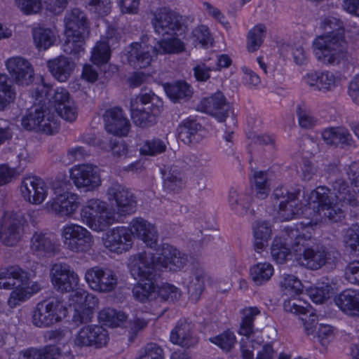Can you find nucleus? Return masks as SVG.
Masks as SVG:
<instances>
[{
	"mask_svg": "<svg viewBox=\"0 0 359 359\" xmlns=\"http://www.w3.org/2000/svg\"><path fill=\"white\" fill-rule=\"evenodd\" d=\"M106 203L97 199L92 198L88 200L81 210L82 221L90 228L97 226L96 222L100 214L104 212Z\"/></svg>",
	"mask_w": 359,
	"mask_h": 359,
	"instance_id": "obj_28",
	"label": "nucleus"
},
{
	"mask_svg": "<svg viewBox=\"0 0 359 359\" xmlns=\"http://www.w3.org/2000/svg\"><path fill=\"white\" fill-rule=\"evenodd\" d=\"M34 41L38 48L46 50L55 41V37L51 29L43 27H36L32 30Z\"/></svg>",
	"mask_w": 359,
	"mask_h": 359,
	"instance_id": "obj_41",
	"label": "nucleus"
},
{
	"mask_svg": "<svg viewBox=\"0 0 359 359\" xmlns=\"http://www.w3.org/2000/svg\"><path fill=\"white\" fill-rule=\"evenodd\" d=\"M65 32L77 34L80 37H88L90 33L85 13L79 8H74L65 19Z\"/></svg>",
	"mask_w": 359,
	"mask_h": 359,
	"instance_id": "obj_24",
	"label": "nucleus"
},
{
	"mask_svg": "<svg viewBox=\"0 0 359 359\" xmlns=\"http://www.w3.org/2000/svg\"><path fill=\"white\" fill-rule=\"evenodd\" d=\"M344 276L349 283L359 285V260L351 262L346 266Z\"/></svg>",
	"mask_w": 359,
	"mask_h": 359,
	"instance_id": "obj_64",
	"label": "nucleus"
},
{
	"mask_svg": "<svg viewBox=\"0 0 359 359\" xmlns=\"http://www.w3.org/2000/svg\"><path fill=\"white\" fill-rule=\"evenodd\" d=\"M107 132L116 136H126L130 128L129 120L119 107H113L104 111L103 115Z\"/></svg>",
	"mask_w": 359,
	"mask_h": 359,
	"instance_id": "obj_20",
	"label": "nucleus"
},
{
	"mask_svg": "<svg viewBox=\"0 0 359 359\" xmlns=\"http://www.w3.org/2000/svg\"><path fill=\"white\" fill-rule=\"evenodd\" d=\"M67 312L62 297L52 292L37 304L33 312L32 323L39 327H49L65 318Z\"/></svg>",
	"mask_w": 359,
	"mask_h": 359,
	"instance_id": "obj_5",
	"label": "nucleus"
},
{
	"mask_svg": "<svg viewBox=\"0 0 359 359\" xmlns=\"http://www.w3.org/2000/svg\"><path fill=\"white\" fill-rule=\"evenodd\" d=\"M24 197L27 196V201L32 204H40L47 195L46 183L36 177H24Z\"/></svg>",
	"mask_w": 359,
	"mask_h": 359,
	"instance_id": "obj_26",
	"label": "nucleus"
},
{
	"mask_svg": "<svg viewBox=\"0 0 359 359\" xmlns=\"http://www.w3.org/2000/svg\"><path fill=\"white\" fill-rule=\"evenodd\" d=\"M41 82L42 78L36 76L32 65L27 60H24V86H31L29 90L32 97L36 100L42 97Z\"/></svg>",
	"mask_w": 359,
	"mask_h": 359,
	"instance_id": "obj_35",
	"label": "nucleus"
},
{
	"mask_svg": "<svg viewBox=\"0 0 359 359\" xmlns=\"http://www.w3.org/2000/svg\"><path fill=\"white\" fill-rule=\"evenodd\" d=\"M128 62L136 69H142L150 65L152 56L149 47L139 43L130 46L128 56Z\"/></svg>",
	"mask_w": 359,
	"mask_h": 359,
	"instance_id": "obj_30",
	"label": "nucleus"
},
{
	"mask_svg": "<svg viewBox=\"0 0 359 359\" xmlns=\"http://www.w3.org/2000/svg\"><path fill=\"white\" fill-rule=\"evenodd\" d=\"M59 123L53 114L48 113L44 115L42 121L40 123V127L37 131H40L46 135H53L59 130Z\"/></svg>",
	"mask_w": 359,
	"mask_h": 359,
	"instance_id": "obj_59",
	"label": "nucleus"
},
{
	"mask_svg": "<svg viewBox=\"0 0 359 359\" xmlns=\"http://www.w3.org/2000/svg\"><path fill=\"white\" fill-rule=\"evenodd\" d=\"M22 269L18 266H12L0 273V288L15 290L8 299V305L14 308L22 301Z\"/></svg>",
	"mask_w": 359,
	"mask_h": 359,
	"instance_id": "obj_10",
	"label": "nucleus"
},
{
	"mask_svg": "<svg viewBox=\"0 0 359 359\" xmlns=\"http://www.w3.org/2000/svg\"><path fill=\"white\" fill-rule=\"evenodd\" d=\"M289 240L292 250L297 254L298 263L311 270H317L326 264H332L338 258L339 253L314 243V239L302 224L297 229L289 231Z\"/></svg>",
	"mask_w": 359,
	"mask_h": 359,
	"instance_id": "obj_2",
	"label": "nucleus"
},
{
	"mask_svg": "<svg viewBox=\"0 0 359 359\" xmlns=\"http://www.w3.org/2000/svg\"><path fill=\"white\" fill-rule=\"evenodd\" d=\"M337 86V79L334 75L329 72L319 74L318 90L327 92L333 90Z\"/></svg>",
	"mask_w": 359,
	"mask_h": 359,
	"instance_id": "obj_60",
	"label": "nucleus"
},
{
	"mask_svg": "<svg viewBox=\"0 0 359 359\" xmlns=\"http://www.w3.org/2000/svg\"><path fill=\"white\" fill-rule=\"evenodd\" d=\"M141 355L147 359H164L162 348L155 343H149L141 351Z\"/></svg>",
	"mask_w": 359,
	"mask_h": 359,
	"instance_id": "obj_62",
	"label": "nucleus"
},
{
	"mask_svg": "<svg viewBox=\"0 0 359 359\" xmlns=\"http://www.w3.org/2000/svg\"><path fill=\"white\" fill-rule=\"evenodd\" d=\"M163 187L170 192L178 193L185 186V180L182 171L176 166L163 172Z\"/></svg>",
	"mask_w": 359,
	"mask_h": 359,
	"instance_id": "obj_34",
	"label": "nucleus"
},
{
	"mask_svg": "<svg viewBox=\"0 0 359 359\" xmlns=\"http://www.w3.org/2000/svg\"><path fill=\"white\" fill-rule=\"evenodd\" d=\"M164 89L168 97L173 102L186 100L192 95L190 86L186 82L178 81L174 83H166Z\"/></svg>",
	"mask_w": 359,
	"mask_h": 359,
	"instance_id": "obj_38",
	"label": "nucleus"
},
{
	"mask_svg": "<svg viewBox=\"0 0 359 359\" xmlns=\"http://www.w3.org/2000/svg\"><path fill=\"white\" fill-rule=\"evenodd\" d=\"M252 189L255 192L257 198L264 199L268 196L270 187L266 172H255Z\"/></svg>",
	"mask_w": 359,
	"mask_h": 359,
	"instance_id": "obj_48",
	"label": "nucleus"
},
{
	"mask_svg": "<svg viewBox=\"0 0 359 359\" xmlns=\"http://www.w3.org/2000/svg\"><path fill=\"white\" fill-rule=\"evenodd\" d=\"M331 287L330 285L313 286L307 290V294L316 304H323L329 298Z\"/></svg>",
	"mask_w": 359,
	"mask_h": 359,
	"instance_id": "obj_56",
	"label": "nucleus"
},
{
	"mask_svg": "<svg viewBox=\"0 0 359 359\" xmlns=\"http://www.w3.org/2000/svg\"><path fill=\"white\" fill-rule=\"evenodd\" d=\"M152 25L158 34L172 36L182 28V17L168 8H161L155 12Z\"/></svg>",
	"mask_w": 359,
	"mask_h": 359,
	"instance_id": "obj_12",
	"label": "nucleus"
},
{
	"mask_svg": "<svg viewBox=\"0 0 359 359\" xmlns=\"http://www.w3.org/2000/svg\"><path fill=\"white\" fill-rule=\"evenodd\" d=\"M205 273L201 267L191 271L188 278H185L184 283L187 285L188 293L193 301L200 298L205 288Z\"/></svg>",
	"mask_w": 359,
	"mask_h": 359,
	"instance_id": "obj_29",
	"label": "nucleus"
},
{
	"mask_svg": "<svg viewBox=\"0 0 359 359\" xmlns=\"http://www.w3.org/2000/svg\"><path fill=\"white\" fill-rule=\"evenodd\" d=\"M210 341L223 351L229 352L234 347L236 338L233 332L227 330L216 337L210 338Z\"/></svg>",
	"mask_w": 359,
	"mask_h": 359,
	"instance_id": "obj_54",
	"label": "nucleus"
},
{
	"mask_svg": "<svg viewBox=\"0 0 359 359\" xmlns=\"http://www.w3.org/2000/svg\"><path fill=\"white\" fill-rule=\"evenodd\" d=\"M266 26L259 24L250 30L248 34L247 48L249 52H255L262 46L266 32Z\"/></svg>",
	"mask_w": 359,
	"mask_h": 359,
	"instance_id": "obj_45",
	"label": "nucleus"
},
{
	"mask_svg": "<svg viewBox=\"0 0 359 359\" xmlns=\"http://www.w3.org/2000/svg\"><path fill=\"white\" fill-rule=\"evenodd\" d=\"M320 26L327 34L318 36L313 41L317 59L327 65L347 61L349 54L344 39L343 22L337 17L327 16L323 19Z\"/></svg>",
	"mask_w": 359,
	"mask_h": 359,
	"instance_id": "obj_1",
	"label": "nucleus"
},
{
	"mask_svg": "<svg viewBox=\"0 0 359 359\" xmlns=\"http://www.w3.org/2000/svg\"><path fill=\"white\" fill-rule=\"evenodd\" d=\"M67 39L62 46L63 51L68 55H73L78 57L81 52H83V44L87 37H80L77 34H69L65 32Z\"/></svg>",
	"mask_w": 359,
	"mask_h": 359,
	"instance_id": "obj_47",
	"label": "nucleus"
},
{
	"mask_svg": "<svg viewBox=\"0 0 359 359\" xmlns=\"http://www.w3.org/2000/svg\"><path fill=\"white\" fill-rule=\"evenodd\" d=\"M15 98V93L8 83V76L0 74V111L4 110Z\"/></svg>",
	"mask_w": 359,
	"mask_h": 359,
	"instance_id": "obj_49",
	"label": "nucleus"
},
{
	"mask_svg": "<svg viewBox=\"0 0 359 359\" xmlns=\"http://www.w3.org/2000/svg\"><path fill=\"white\" fill-rule=\"evenodd\" d=\"M170 341L182 348H190L198 344V337L194 333V326L191 323L180 320L170 333Z\"/></svg>",
	"mask_w": 359,
	"mask_h": 359,
	"instance_id": "obj_21",
	"label": "nucleus"
},
{
	"mask_svg": "<svg viewBox=\"0 0 359 359\" xmlns=\"http://www.w3.org/2000/svg\"><path fill=\"white\" fill-rule=\"evenodd\" d=\"M152 52L157 54H178L184 50V44L176 37L163 39L158 41L156 46L150 47Z\"/></svg>",
	"mask_w": 359,
	"mask_h": 359,
	"instance_id": "obj_36",
	"label": "nucleus"
},
{
	"mask_svg": "<svg viewBox=\"0 0 359 359\" xmlns=\"http://www.w3.org/2000/svg\"><path fill=\"white\" fill-rule=\"evenodd\" d=\"M107 41H99L93 48L91 55L92 62L97 65L106 64L110 58L109 43L111 36H106Z\"/></svg>",
	"mask_w": 359,
	"mask_h": 359,
	"instance_id": "obj_43",
	"label": "nucleus"
},
{
	"mask_svg": "<svg viewBox=\"0 0 359 359\" xmlns=\"http://www.w3.org/2000/svg\"><path fill=\"white\" fill-rule=\"evenodd\" d=\"M157 298L161 301L175 302L181 297V292L179 288L169 283H163L156 287Z\"/></svg>",
	"mask_w": 359,
	"mask_h": 359,
	"instance_id": "obj_53",
	"label": "nucleus"
},
{
	"mask_svg": "<svg viewBox=\"0 0 359 359\" xmlns=\"http://www.w3.org/2000/svg\"><path fill=\"white\" fill-rule=\"evenodd\" d=\"M197 109L215 117L219 122L224 121L231 113L229 103L222 92L203 98L197 106Z\"/></svg>",
	"mask_w": 359,
	"mask_h": 359,
	"instance_id": "obj_14",
	"label": "nucleus"
},
{
	"mask_svg": "<svg viewBox=\"0 0 359 359\" xmlns=\"http://www.w3.org/2000/svg\"><path fill=\"white\" fill-rule=\"evenodd\" d=\"M31 249L34 252L51 253L55 251L52 241L42 233H34L31 238Z\"/></svg>",
	"mask_w": 359,
	"mask_h": 359,
	"instance_id": "obj_52",
	"label": "nucleus"
},
{
	"mask_svg": "<svg viewBox=\"0 0 359 359\" xmlns=\"http://www.w3.org/2000/svg\"><path fill=\"white\" fill-rule=\"evenodd\" d=\"M299 194L300 189H294L288 196V199L280 201L279 215L283 219L290 220L302 213V204L298 201Z\"/></svg>",
	"mask_w": 359,
	"mask_h": 359,
	"instance_id": "obj_32",
	"label": "nucleus"
},
{
	"mask_svg": "<svg viewBox=\"0 0 359 359\" xmlns=\"http://www.w3.org/2000/svg\"><path fill=\"white\" fill-rule=\"evenodd\" d=\"M60 349L55 346H48L41 350L29 348L24 352L26 359H57L60 355Z\"/></svg>",
	"mask_w": 359,
	"mask_h": 359,
	"instance_id": "obj_50",
	"label": "nucleus"
},
{
	"mask_svg": "<svg viewBox=\"0 0 359 359\" xmlns=\"http://www.w3.org/2000/svg\"><path fill=\"white\" fill-rule=\"evenodd\" d=\"M79 196L66 192L63 196L53 198L46 203L47 209L59 217H71L79 207Z\"/></svg>",
	"mask_w": 359,
	"mask_h": 359,
	"instance_id": "obj_18",
	"label": "nucleus"
},
{
	"mask_svg": "<svg viewBox=\"0 0 359 359\" xmlns=\"http://www.w3.org/2000/svg\"><path fill=\"white\" fill-rule=\"evenodd\" d=\"M51 75L60 82H65L72 75L76 64L69 57L60 55L47 62Z\"/></svg>",
	"mask_w": 359,
	"mask_h": 359,
	"instance_id": "obj_23",
	"label": "nucleus"
},
{
	"mask_svg": "<svg viewBox=\"0 0 359 359\" xmlns=\"http://www.w3.org/2000/svg\"><path fill=\"white\" fill-rule=\"evenodd\" d=\"M45 113L46 111L39 106L34 105L30 108L24 117V129L37 131Z\"/></svg>",
	"mask_w": 359,
	"mask_h": 359,
	"instance_id": "obj_44",
	"label": "nucleus"
},
{
	"mask_svg": "<svg viewBox=\"0 0 359 359\" xmlns=\"http://www.w3.org/2000/svg\"><path fill=\"white\" fill-rule=\"evenodd\" d=\"M255 236V248L259 252L268 245L269 240L271 234V229L266 221L257 222L253 227Z\"/></svg>",
	"mask_w": 359,
	"mask_h": 359,
	"instance_id": "obj_37",
	"label": "nucleus"
},
{
	"mask_svg": "<svg viewBox=\"0 0 359 359\" xmlns=\"http://www.w3.org/2000/svg\"><path fill=\"white\" fill-rule=\"evenodd\" d=\"M201 128L196 121L186 119L179 127V138L185 144H191L196 140L195 136Z\"/></svg>",
	"mask_w": 359,
	"mask_h": 359,
	"instance_id": "obj_40",
	"label": "nucleus"
},
{
	"mask_svg": "<svg viewBox=\"0 0 359 359\" xmlns=\"http://www.w3.org/2000/svg\"><path fill=\"white\" fill-rule=\"evenodd\" d=\"M152 257V268L160 276L162 269H169L170 271H180L188 263L187 255L181 252L176 248L169 244H163L161 253L156 257L154 253L147 252Z\"/></svg>",
	"mask_w": 359,
	"mask_h": 359,
	"instance_id": "obj_7",
	"label": "nucleus"
},
{
	"mask_svg": "<svg viewBox=\"0 0 359 359\" xmlns=\"http://www.w3.org/2000/svg\"><path fill=\"white\" fill-rule=\"evenodd\" d=\"M280 286L285 294L294 297L303 291L302 282L293 275H285L280 282Z\"/></svg>",
	"mask_w": 359,
	"mask_h": 359,
	"instance_id": "obj_51",
	"label": "nucleus"
},
{
	"mask_svg": "<svg viewBox=\"0 0 359 359\" xmlns=\"http://www.w3.org/2000/svg\"><path fill=\"white\" fill-rule=\"evenodd\" d=\"M111 0H88L90 9L99 15H106L111 11Z\"/></svg>",
	"mask_w": 359,
	"mask_h": 359,
	"instance_id": "obj_63",
	"label": "nucleus"
},
{
	"mask_svg": "<svg viewBox=\"0 0 359 359\" xmlns=\"http://www.w3.org/2000/svg\"><path fill=\"white\" fill-rule=\"evenodd\" d=\"M6 68L11 76V78L17 83H21L22 78V58L20 57H13L7 60Z\"/></svg>",
	"mask_w": 359,
	"mask_h": 359,
	"instance_id": "obj_55",
	"label": "nucleus"
},
{
	"mask_svg": "<svg viewBox=\"0 0 359 359\" xmlns=\"http://www.w3.org/2000/svg\"><path fill=\"white\" fill-rule=\"evenodd\" d=\"M74 301L79 305L76 308L73 316L75 323H86L91 320L93 309L97 306L98 299L91 294L85 291H76Z\"/></svg>",
	"mask_w": 359,
	"mask_h": 359,
	"instance_id": "obj_19",
	"label": "nucleus"
},
{
	"mask_svg": "<svg viewBox=\"0 0 359 359\" xmlns=\"http://www.w3.org/2000/svg\"><path fill=\"white\" fill-rule=\"evenodd\" d=\"M53 285L62 292L73 291L79 285V278L67 264L57 263L51 268Z\"/></svg>",
	"mask_w": 359,
	"mask_h": 359,
	"instance_id": "obj_13",
	"label": "nucleus"
},
{
	"mask_svg": "<svg viewBox=\"0 0 359 359\" xmlns=\"http://www.w3.org/2000/svg\"><path fill=\"white\" fill-rule=\"evenodd\" d=\"M85 280L91 289L102 292L112 291L118 283L116 273L113 270L98 266L86 271Z\"/></svg>",
	"mask_w": 359,
	"mask_h": 359,
	"instance_id": "obj_9",
	"label": "nucleus"
},
{
	"mask_svg": "<svg viewBox=\"0 0 359 359\" xmlns=\"http://www.w3.org/2000/svg\"><path fill=\"white\" fill-rule=\"evenodd\" d=\"M70 177L78 189L86 191L97 189L102 184L99 168L91 164H81L72 168Z\"/></svg>",
	"mask_w": 359,
	"mask_h": 359,
	"instance_id": "obj_8",
	"label": "nucleus"
},
{
	"mask_svg": "<svg viewBox=\"0 0 359 359\" xmlns=\"http://www.w3.org/2000/svg\"><path fill=\"white\" fill-rule=\"evenodd\" d=\"M108 199L114 201L117 212L120 215L135 212L137 201L134 194L119 184H113L107 190Z\"/></svg>",
	"mask_w": 359,
	"mask_h": 359,
	"instance_id": "obj_15",
	"label": "nucleus"
},
{
	"mask_svg": "<svg viewBox=\"0 0 359 359\" xmlns=\"http://www.w3.org/2000/svg\"><path fill=\"white\" fill-rule=\"evenodd\" d=\"M108 341L107 331L102 326L86 325L76 334L74 342L79 348L95 346L102 347Z\"/></svg>",
	"mask_w": 359,
	"mask_h": 359,
	"instance_id": "obj_17",
	"label": "nucleus"
},
{
	"mask_svg": "<svg viewBox=\"0 0 359 359\" xmlns=\"http://www.w3.org/2000/svg\"><path fill=\"white\" fill-rule=\"evenodd\" d=\"M331 189L325 186H319L311 194V198L314 203H318L319 209L321 210L323 208L328 205L330 202L329 194Z\"/></svg>",
	"mask_w": 359,
	"mask_h": 359,
	"instance_id": "obj_57",
	"label": "nucleus"
},
{
	"mask_svg": "<svg viewBox=\"0 0 359 359\" xmlns=\"http://www.w3.org/2000/svg\"><path fill=\"white\" fill-rule=\"evenodd\" d=\"M98 318L100 322L102 323L104 325L116 327L126 322L127 316L123 312L107 308L99 312Z\"/></svg>",
	"mask_w": 359,
	"mask_h": 359,
	"instance_id": "obj_39",
	"label": "nucleus"
},
{
	"mask_svg": "<svg viewBox=\"0 0 359 359\" xmlns=\"http://www.w3.org/2000/svg\"><path fill=\"white\" fill-rule=\"evenodd\" d=\"M64 246L73 252H87L94 243L91 233L83 226L76 224H68L61 230Z\"/></svg>",
	"mask_w": 359,
	"mask_h": 359,
	"instance_id": "obj_6",
	"label": "nucleus"
},
{
	"mask_svg": "<svg viewBox=\"0 0 359 359\" xmlns=\"http://www.w3.org/2000/svg\"><path fill=\"white\" fill-rule=\"evenodd\" d=\"M290 229H297L293 227H287L285 229L286 237L285 241L281 238H275L272 243L271 248V253L273 259L278 264L285 262L287 257L290 255L291 250H292L289 240V231Z\"/></svg>",
	"mask_w": 359,
	"mask_h": 359,
	"instance_id": "obj_33",
	"label": "nucleus"
},
{
	"mask_svg": "<svg viewBox=\"0 0 359 359\" xmlns=\"http://www.w3.org/2000/svg\"><path fill=\"white\" fill-rule=\"evenodd\" d=\"M322 137L328 144H339L341 148L349 147L355 144V141L344 127H332L324 130Z\"/></svg>",
	"mask_w": 359,
	"mask_h": 359,
	"instance_id": "obj_27",
	"label": "nucleus"
},
{
	"mask_svg": "<svg viewBox=\"0 0 359 359\" xmlns=\"http://www.w3.org/2000/svg\"><path fill=\"white\" fill-rule=\"evenodd\" d=\"M161 99L151 92H141L130 101L131 118L134 123L141 128L154 125L156 117L163 110Z\"/></svg>",
	"mask_w": 359,
	"mask_h": 359,
	"instance_id": "obj_4",
	"label": "nucleus"
},
{
	"mask_svg": "<svg viewBox=\"0 0 359 359\" xmlns=\"http://www.w3.org/2000/svg\"><path fill=\"white\" fill-rule=\"evenodd\" d=\"M334 302L344 313L359 317V290H344L335 296Z\"/></svg>",
	"mask_w": 359,
	"mask_h": 359,
	"instance_id": "obj_25",
	"label": "nucleus"
},
{
	"mask_svg": "<svg viewBox=\"0 0 359 359\" xmlns=\"http://www.w3.org/2000/svg\"><path fill=\"white\" fill-rule=\"evenodd\" d=\"M331 191L339 202L348 204L353 207L359 205V202L355 198L354 193L351 191L345 180L337 178L330 182Z\"/></svg>",
	"mask_w": 359,
	"mask_h": 359,
	"instance_id": "obj_31",
	"label": "nucleus"
},
{
	"mask_svg": "<svg viewBox=\"0 0 359 359\" xmlns=\"http://www.w3.org/2000/svg\"><path fill=\"white\" fill-rule=\"evenodd\" d=\"M22 215L5 212L0 221V241L6 246H15L20 241Z\"/></svg>",
	"mask_w": 359,
	"mask_h": 359,
	"instance_id": "obj_11",
	"label": "nucleus"
},
{
	"mask_svg": "<svg viewBox=\"0 0 359 359\" xmlns=\"http://www.w3.org/2000/svg\"><path fill=\"white\" fill-rule=\"evenodd\" d=\"M323 215L330 222H338L344 218V213L338 204L330 203L326 207L321 209Z\"/></svg>",
	"mask_w": 359,
	"mask_h": 359,
	"instance_id": "obj_61",
	"label": "nucleus"
},
{
	"mask_svg": "<svg viewBox=\"0 0 359 359\" xmlns=\"http://www.w3.org/2000/svg\"><path fill=\"white\" fill-rule=\"evenodd\" d=\"M130 228L132 235L141 239L148 247H156L158 236L153 224L141 217H137L130 222Z\"/></svg>",
	"mask_w": 359,
	"mask_h": 359,
	"instance_id": "obj_22",
	"label": "nucleus"
},
{
	"mask_svg": "<svg viewBox=\"0 0 359 359\" xmlns=\"http://www.w3.org/2000/svg\"><path fill=\"white\" fill-rule=\"evenodd\" d=\"M152 257L146 251L133 255L130 257L128 268L131 275L139 278L132 290L134 298L141 302L157 299L156 285L159 275L151 266Z\"/></svg>",
	"mask_w": 359,
	"mask_h": 359,
	"instance_id": "obj_3",
	"label": "nucleus"
},
{
	"mask_svg": "<svg viewBox=\"0 0 359 359\" xmlns=\"http://www.w3.org/2000/svg\"><path fill=\"white\" fill-rule=\"evenodd\" d=\"M166 149L165 143L158 138L147 140L141 149L142 153L147 155H156L164 152Z\"/></svg>",
	"mask_w": 359,
	"mask_h": 359,
	"instance_id": "obj_58",
	"label": "nucleus"
},
{
	"mask_svg": "<svg viewBox=\"0 0 359 359\" xmlns=\"http://www.w3.org/2000/svg\"><path fill=\"white\" fill-rule=\"evenodd\" d=\"M296 114L301 128L311 129L316 126L318 120L305 102H301L297 106Z\"/></svg>",
	"mask_w": 359,
	"mask_h": 359,
	"instance_id": "obj_46",
	"label": "nucleus"
},
{
	"mask_svg": "<svg viewBox=\"0 0 359 359\" xmlns=\"http://www.w3.org/2000/svg\"><path fill=\"white\" fill-rule=\"evenodd\" d=\"M273 273V268L269 263H259L250 268V276L256 285L268 281Z\"/></svg>",
	"mask_w": 359,
	"mask_h": 359,
	"instance_id": "obj_42",
	"label": "nucleus"
},
{
	"mask_svg": "<svg viewBox=\"0 0 359 359\" xmlns=\"http://www.w3.org/2000/svg\"><path fill=\"white\" fill-rule=\"evenodd\" d=\"M130 228L118 226L109 230L104 238V245L111 252L123 253L128 251L133 245Z\"/></svg>",
	"mask_w": 359,
	"mask_h": 359,
	"instance_id": "obj_16",
	"label": "nucleus"
}]
</instances>
